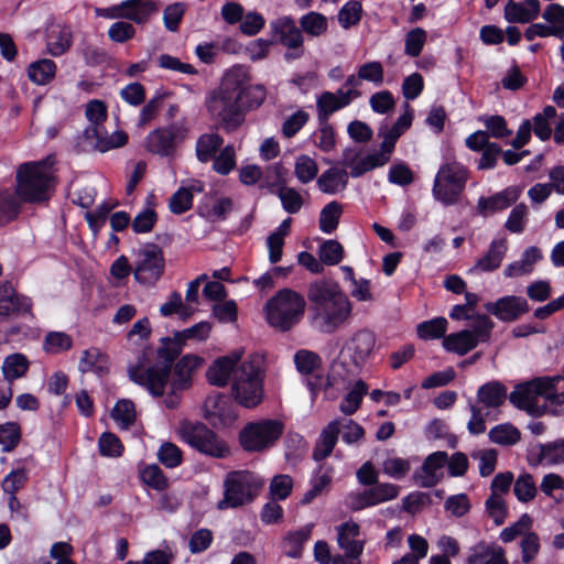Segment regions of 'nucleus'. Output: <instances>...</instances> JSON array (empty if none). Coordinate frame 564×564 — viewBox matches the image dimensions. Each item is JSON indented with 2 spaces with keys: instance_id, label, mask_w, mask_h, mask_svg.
<instances>
[{
  "instance_id": "f257e3e1",
  "label": "nucleus",
  "mask_w": 564,
  "mask_h": 564,
  "mask_svg": "<svg viewBox=\"0 0 564 564\" xmlns=\"http://www.w3.org/2000/svg\"><path fill=\"white\" fill-rule=\"evenodd\" d=\"M267 95L264 85L252 83L250 67L236 64L223 75L208 108L218 117L223 130L231 133L243 124L248 112L263 105Z\"/></svg>"
},
{
  "instance_id": "f03ea898",
  "label": "nucleus",
  "mask_w": 564,
  "mask_h": 564,
  "mask_svg": "<svg viewBox=\"0 0 564 564\" xmlns=\"http://www.w3.org/2000/svg\"><path fill=\"white\" fill-rule=\"evenodd\" d=\"M307 299L312 321L322 333H335L351 314L352 304L335 281L323 279L312 282Z\"/></svg>"
},
{
  "instance_id": "7ed1b4c3",
  "label": "nucleus",
  "mask_w": 564,
  "mask_h": 564,
  "mask_svg": "<svg viewBox=\"0 0 564 564\" xmlns=\"http://www.w3.org/2000/svg\"><path fill=\"white\" fill-rule=\"evenodd\" d=\"M171 337H162L161 346L156 350L158 361L148 368L147 352L143 351L134 365L128 367L129 379L144 388L154 398H161L165 393L175 360L181 355V347L171 344Z\"/></svg>"
},
{
  "instance_id": "20e7f679",
  "label": "nucleus",
  "mask_w": 564,
  "mask_h": 564,
  "mask_svg": "<svg viewBox=\"0 0 564 564\" xmlns=\"http://www.w3.org/2000/svg\"><path fill=\"white\" fill-rule=\"evenodd\" d=\"M47 160L24 162L17 170L15 195L25 204H43L51 199L55 177L47 170Z\"/></svg>"
},
{
  "instance_id": "39448f33",
  "label": "nucleus",
  "mask_w": 564,
  "mask_h": 564,
  "mask_svg": "<svg viewBox=\"0 0 564 564\" xmlns=\"http://www.w3.org/2000/svg\"><path fill=\"white\" fill-rule=\"evenodd\" d=\"M306 302L304 296L289 288L279 290L264 304L267 323L282 332L291 330L304 316Z\"/></svg>"
},
{
  "instance_id": "423d86ee",
  "label": "nucleus",
  "mask_w": 564,
  "mask_h": 564,
  "mask_svg": "<svg viewBox=\"0 0 564 564\" xmlns=\"http://www.w3.org/2000/svg\"><path fill=\"white\" fill-rule=\"evenodd\" d=\"M178 433L184 443L202 455L226 458L230 454L227 442L203 422L183 420Z\"/></svg>"
},
{
  "instance_id": "0eeeda50",
  "label": "nucleus",
  "mask_w": 564,
  "mask_h": 564,
  "mask_svg": "<svg viewBox=\"0 0 564 564\" xmlns=\"http://www.w3.org/2000/svg\"><path fill=\"white\" fill-rule=\"evenodd\" d=\"M469 178L468 169L459 162L443 163L433 182L432 195L444 206H452L459 202Z\"/></svg>"
},
{
  "instance_id": "6e6552de",
  "label": "nucleus",
  "mask_w": 564,
  "mask_h": 564,
  "mask_svg": "<svg viewBox=\"0 0 564 564\" xmlns=\"http://www.w3.org/2000/svg\"><path fill=\"white\" fill-rule=\"evenodd\" d=\"M284 432V424L274 419L248 422L238 434V442L247 453H261L272 447Z\"/></svg>"
},
{
  "instance_id": "1a4fd4ad",
  "label": "nucleus",
  "mask_w": 564,
  "mask_h": 564,
  "mask_svg": "<svg viewBox=\"0 0 564 564\" xmlns=\"http://www.w3.org/2000/svg\"><path fill=\"white\" fill-rule=\"evenodd\" d=\"M187 134L188 128L184 123L172 122L151 131L144 139V148L153 155L173 159Z\"/></svg>"
},
{
  "instance_id": "9d476101",
  "label": "nucleus",
  "mask_w": 564,
  "mask_h": 564,
  "mask_svg": "<svg viewBox=\"0 0 564 564\" xmlns=\"http://www.w3.org/2000/svg\"><path fill=\"white\" fill-rule=\"evenodd\" d=\"M231 391L240 405L248 409L257 406L263 393L259 369L251 362H242L235 375Z\"/></svg>"
},
{
  "instance_id": "9b49d317",
  "label": "nucleus",
  "mask_w": 564,
  "mask_h": 564,
  "mask_svg": "<svg viewBox=\"0 0 564 564\" xmlns=\"http://www.w3.org/2000/svg\"><path fill=\"white\" fill-rule=\"evenodd\" d=\"M138 256L139 259L133 270L135 281L147 286L154 285L165 270V258L162 248L154 242H148L139 250Z\"/></svg>"
},
{
  "instance_id": "f8f14e48",
  "label": "nucleus",
  "mask_w": 564,
  "mask_h": 564,
  "mask_svg": "<svg viewBox=\"0 0 564 564\" xmlns=\"http://www.w3.org/2000/svg\"><path fill=\"white\" fill-rule=\"evenodd\" d=\"M224 499L219 508H237L253 500L259 486L248 471H231L225 479Z\"/></svg>"
},
{
  "instance_id": "ddd939ff",
  "label": "nucleus",
  "mask_w": 564,
  "mask_h": 564,
  "mask_svg": "<svg viewBox=\"0 0 564 564\" xmlns=\"http://www.w3.org/2000/svg\"><path fill=\"white\" fill-rule=\"evenodd\" d=\"M159 10L152 0H124L119 4L97 9V15L106 19H124L135 24H145Z\"/></svg>"
},
{
  "instance_id": "4468645a",
  "label": "nucleus",
  "mask_w": 564,
  "mask_h": 564,
  "mask_svg": "<svg viewBox=\"0 0 564 564\" xmlns=\"http://www.w3.org/2000/svg\"><path fill=\"white\" fill-rule=\"evenodd\" d=\"M271 29L278 41L291 50L284 53L285 61L291 62L303 56L304 37L292 18L284 17L271 22Z\"/></svg>"
},
{
  "instance_id": "2eb2a0df",
  "label": "nucleus",
  "mask_w": 564,
  "mask_h": 564,
  "mask_svg": "<svg viewBox=\"0 0 564 564\" xmlns=\"http://www.w3.org/2000/svg\"><path fill=\"white\" fill-rule=\"evenodd\" d=\"M203 415L214 427L231 426L238 417L232 401L223 393L212 394L205 399Z\"/></svg>"
},
{
  "instance_id": "dca6fc26",
  "label": "nucleus",
  "mask_w": 564,
  "mask_h": 564,
  "mask_svg": "<svg viewBox=\"0 0 564 564\" xmlns=\"http://www.w3.org/2000/svg\"><path fill=\"white\" fill-rule=\"evenodd\" d=\"M31 297L19 294L11 282L0 284V321L11 316L33 317Z\"/></svg>"
},
{
  "instance_id": "f3484780",
  "label": "nucleus",
  "mask_w": 564,
  "mask_h": 564,
  "mask_svg": "<svg viewBox=\"0 0 564 564\" xmlns=\"http://www.w3.org/2000/svg\"><path fill=\"white\" fill-rule=\"evenodd\" d=\"M400 487L389 482H377L369 489L349 496V508L360 511L379 503L390 501L399 496Z\"/></svg>"
},
{
  "instance_id": "a211bd4d",
  "label": "nucleus",
  "mask_w": 564,
  "mask_h": 564,
  "mask_svg": "<svg viewBox=\"0 0 564 564\" xmlns=\"http://www.w3.org/2000/svg\"><path fill=\"white\" fill-rule=\"evenodd\" d=\"M484 307L489 314L505 323L514 322L530 311L528 301L517 295H506L495 302H487Z\"/></svg>"
},
{
  "instance_id": "6ab92c4d",
  "label": "nucleus",
  "mask_w": 564,
  "mask_h": 564,
  "mask_svg": "<svg viewBox=\"0 0 564 564\" xmlns=\"http://www.w3.org/2000/svg\"><path fill=\"white\" fill-rule=\"evenodd\" d=\"M448 460L446 452L437 451L430 454L423 462L420 470H415L413 478L422 488H432L436 486L442 478L436 471L443 468Z\"/></svg>"
},
{
  "instance_id": "aec40b11",
  "label": "nucleus",
  "mask_w": 564,
  "mask_h": 564,
  "mask_svg": "<svg viewBox=\"0 0 564 564\" xmlns=\"http://www.w3.org/2000/svg\"><path fill=\"white\" fill-rule=\"evenodd\" d=\"M376 345V336L369 329H360L347 341L345 349L350 352L351 362L361 368Z\"/></svg>"
},
{
  "instance_id": "412c9836",
  "label": "nucleus",
  "mask_w": 564,
  "mask_h": 564,
  "mask_svg": "<svg viewBox=\"0 0 564 564\" xmlns=\"http://www.w3.org/2000/svg\"><path fill=\"white\" fill-rule=\"evenodd\" d=\"M360 527L354 521H347L337 527V542L345 556L350 560H359L364 552L365 541L358 540Z\"/></svg>"
},
{
  "instance_id": "4be33fe9",
  "label": "nucleus",
  "mask_w": 564,
  "mask_h": 564,
  "mask_svg": "<svg viewBox=\"0 0 564 564\" xmlns=\"http://www.w3.org/2000/svg\"><path fill=\"white\" fill-rule=\"evenodd\" d=\"M352 150L350 149H346L344 151L341 164L344 166L350 167V172L348 174L352 178L361 177L367 172L383 166L386 163L390 161L388 155H384L381 151L378 153L368 154L358 161L357 158L359 154L355 152L352 156H350Z\"/></svg>"
},
{
  "instance_id": "5701e85b",
  "label": "nucleus",
  "mask_w": 564,
  "mask_h": 564,
  "mask_svg": "<svg viewBox=\"0 0 564 564\" xmlns=\"http://www.w3.org/2000/svg\"><path fill=\"white\" fill-rule=\"evenodd\" d=\"M528 463L531 466L564 463V438L532 446L528 452Z\"/></svg>"
},
{
  "instance_id": "b1692460",
  "label": "nucleus",
  "mask_w": 564,
  "mask_h": 564,
  "mask_svg": "<svg viewBox=\"0 0 564 564\" xmlns=\"http://www.w3.org/2000/svg\"><path fill=\"white\" fill-rule=\"evenodd\" d=\"M241 354L232 352L217 358L206 370V379L212 386H227L230 376L239 364Z\"/></svg>"
},
{
  "instance_id": "393cba45",
  "label": "nucleus",
  "mask_w": 564,
  "mask_h": 564,
  "mask_svg": "<svg viewBox=\"0 0 564 564\" xmlns=\"http://www.w3.org/2000/svg\"><path fill=\"white\" fill-rule=\"evenodd\" d=\"M204 359L197 355L187 354L181 357L176 364L173 365L174 378L171 387L174 390H187L192 386L193 372L202 367Z\"/></svg>"
},
{
  "instance_id": "a878e982",
  "label": "nucleus",
  "mask_w": 564,
  "mask_h": 564,
  "mask_svg": "<svg viewBox=\"0 0 564 564\" xmlns=\"http://www.w3.org/2000/svg\"><path fill=\"white\" fill-rule=\"evenodd\" d=\"M405 111L399 116L397 121L393 123V126L388 130L383 131L382 128L379 130V135L383 138L381 144H380V151L388 155L390 159L392 152L394 151L395 144L399 140V138L408 130L410 129L413 120V110L411 107L406 104Z\"/></svg>"
},
{
  "instance_id": "bb28decb",
  "label": "nucleus",
  "mask_w": 564,
  "mask_h": 564,
  "mask_svg": "<svg viewBox=\"0 0 564 564\" xmlns=\"http://www.w3.org/2000/svg\"><path fill=\"white\" fill-rule=\"evenodd\" d=\"M519 196L520 189L516 186H509L488 197L481 196L477 204L478 213L487 215L507 209L518 200Z\"/></svg>"
},
{
  "instance_id": "cd10ccee",
  "label": "nucleus",
  "mask_w": 564,
  "mask_h": 564,
  "mask_svg": "<svg viewBox=\"0 0 564 564\" xmlns=\"http://www.w3.org/2000/svg\"><path fill=\"white\" fill-rule=\"evenodd\" d=\"M340 433L339 421L329 422L322 431L313 449L312 458L315 462H322L328 457L337 444Z\"/></svg>"
},
{
  "instance_id": "c85d7f7f",
  "label": "nucleus",
  "mask_w": 564,
  "mask_h": 564,
  "mask_svg": "<svg viewBox=\"0 0 564 564\" xmlns=\"http://www.w3.org/2000/svg\"><path fill=\"white\" fill-rule=\"evenodd\" d=\"M86 117L90 126L84 130L83 137L91 141L94 138H99L101 132H105L102 123L107 119L106 104L98 99L90 100L86 106Z\"/></svg>"
},
{
  "instance_id": "c756f323",
  "label": "nucleus",
  "mask_w": 564,
  "mask_h": 564,
  "mask_svg": "<svg viewBox=\"0 0 564 564\" xmlns=\"http://www.w3.org/2000/svg\"><path fill=\"white\" fill-rule=\"evenodd\" d=\"M349 174L345 169L329 167L317 178V187L324 194L334 195L347 187Z\"/></svg>"
},
{
  "instance_id": "7c9ffc66",
  "label": "nucleus",
  "mask_w": 564,
  "mask_h": 564,
  "mask_svg": "<svg viewBox=\"0 0 564 564\" xmlns=\"http://www.w3.org/2000/svg\"><path fill=\"white\" fill-rule=\"evenodd\" d=\"M477 346L478 340L474 338L469 329L452 333L443 339L444 349L446 351L456 352L459 356H465Z\"/></svg>"
},
{
  "instance_id": "2f4dec72",
  "label": "nucleus",
  "mask_w": 564,
  "mask_h": 564,
  "mask_svg": "<svg viewBox=\"0 0 564 564\" xmlns=\"http://www.w3.org/2000/svg\"><path fill=\"white\" fill-rule=\"evenodd\" d=\"M478 401L486 408H499L507 399V388L499 381H490L479 387Z\"/></svg>"
},
{
  "instance_id": "473e14b6",
  "label": "nucleus",
  "mask_w": 564,
  "mask_h": 564,
  "mask_svg": "<svg viewBox=\"0 0 564 564\" xmlns=\"http://www.w3.org/2000/svg\"><path fill=\"white\" fill-rule=\"evenodd\" d=\"M506 251V239L492 240L488 251L485 253V256L478 259L475 268L482 272L495 271L500 267Z\"/></svg>"
},
{
  "instance_id": "72a5a7b5",
  "label": "nucleus",
  "mask_w": 564,
  "mask_h": 564,
  "mask_svg": "<svg viewBox=\"0 0 564 564\" xmlns=\"http://www.w3.org/2000/svg\"><path fill=\"white\" fill-rule=\"evenodd\" d=\"M57 66L54 61L42 58L32 62L26 69L29 79L36 85L50 84L56 75Z\"/></svg>"
},
{
  "instance_id": "f704fd0d",
  "label": "nucleus",
  "mask_w": 564,
  "mask_h": 564,
  "mask_svg": "<svg viewBox=\"0 0 564 564\" xmlns=\"http://www.w3.org/2000/svg\"><path fill=\"white\" fill-rule=\"evenodd\" d=\"M224 144L218 133H203L196 141V158L200 163L209 162Z\"/></svg>"
},
{
  "instance_id": "c9c22d12",
  "label": "nucleus",
  "mask_w": 564,
  "mask_h": 564,
  "mask_svg": "<svg viewBox=\"0 0 564 564\" xmlns=\"http://www.w3.org/2000/svg\"><path fill=\"white\" fill-rule=\"evenodd\" d=\"M311 525L289 532L284 538V554L291 558H301L303 555L304 544L311 538Z\"/></svg>"
},
{
  "instance_id": "e433bc0d",
  "label": "nucleus",
  "mask_w": 564,
  "mask_h": 564,
  "mask_svg": "<svg viewBox=\"0 0 564 564\" xmlns=\"http://www.w3.org/2000/svg\"><path fill=\"white\" fill-rule=\"evenodd\" d=\"M29 366V360L23 354L15 352L7 356L2 364L4 380L12 383L28 372Z\"/></svg>"
},
{
  "instance_id": "4c0bfd02",
  "label": "nucleus",
  "mask_w": 564,
  "mask_h": 564,
  "mask_svg": "<svg viewBox=\"0 0 564 564\" xmlns=\"http://www.w3.org/2000/svg\"><path fill=\"white\" fill-rule=\"evenodd\" d=\"M341 214L343 206L337 200L326 204L319 213V229L327 235L334 232L339 225Z\"/></svg>"
},
{
  "instance_id": "58836bf2",
  "label": "nucleus",
  "mask_w": 564,
  "mask_h": 564,
  "mask_svg": "<svg viewBox=\"0 0 564 564\" xmlns=\"http://www.w3.org/2000/svg\"><path fill=\"white\" fill-rule=\"evenodd\" d=\"M489 440L498 445L512 446L521 440V433L511 423H502L490 430Z\"/></svg>"
},
{
  "instance_id": "ea45409f",
  "label": "nucleus",
  "mask_w": 564,
  "mask_h": 564,
  "mask_svg": "<svg viewBox=\"0 0 564 564\" xmlns=\"http://www.w3.org/2000/svg\"><path fill=\"white\" fill-rule=\"evenodd\" d=\"M368 393V386L364 380H358L352 389L344 397L340 403V411L346 415L354 414L362 402L364 397Z\"/></svg>"
},
{
  "instance_id": "a19ab883",
  "label": "nucleus",
  "mask_w": 564,
  "mask_h": 564,
  "mask_svg": "<svg viewBox=\"0 0 564 564\" xmlns=\"http://www.w3.org/2000/svg\"><path fill=\"white\" fill-rule=\"evenodd\" d=\"M294 364L301 375L308 376L322 367V358L312 350L300 349L294 355Z\"/></svg>"
},
{
  "instance_id": "79ce46f5",
  "label": "nucleus",
  "mask_w": 564,
  "mask_h": 564,
  "mask_svg": "<svg viewBox=\"0 0 564 564\" xmlns=\"http://www.w3.org/2000/svg\"><path fill=\"white\" fill-rule=\"evenodd\" d=\"M417 336L421 339H440L446 336L447 321L445 317H435L417 325Z\"/></svg>"
},
{
  "instance_id": "37998d69",
  "label": "nucleus",
  "mask_w": 564,
  "mask_h": 564,
  "mask_svg": "<svg viewBox=\"0 0 564 564\" xmlns=\"http://www.w3.org/2000/svg\"><path fill=\"white\" fill-rule=\"evenodd\" d=\"M72 347L73 338L64 332H48L44 337L43 348L47 354H62Z\"/></svg>"
},
{
  "instance_id": "c03bdc74",
  "label": "nucleus",
  "mask_w": 564,
  "mask_h": 564,
  "mask_svg": "<svg viewBox=\"0 0 564 564\" xmlns=\"http://www.w3.org/2000/svg\"><path fill=\"white\" fill-rule=\"evenodd\" d=\"M21 426L17 422H6L0 424V445L2 452H12L21 441Z\"/></svg>"
},
{
  "instance_id": "a18cd8bd",
  "label": "nucleus",
  "mask_w": 564,
  "mask_h": 564,
  "mask_svg": "<svg viewBox=\"0 0 564 564\" xmlns=\"http://www.w3.org/2000/svg\"><path fill=\"white\" fill-rule=\"evenodd\" d=\"M318 258L323 265H336L344 258V247L334 239L323 241L318 249Z\"/></svg>"
},
{
  "instance_id": "49530a36",
  "label": "nucleus",
  "mask_w": 564,
  "mask_h": 564,
  "mask_svg": "<svg viewBox=\"0 0 564 564\" xmlns=\"http://www.w3.org/2000/svg\"><path fill=\"white\" fill-rule=\"evenodd\" d=\"M479 120L486 127L489 138L505 139L512 134V130L508 128L507 120L501 115L482 116Z\"/></svg>"
},
{
  "instance_id": "de8ad7c7",
  "label": "nucleus",
  "mask_w": 564,
  "mask_h": 564,
  "mask_svg": "<svg viewBox=\"0 0 564 564\" xmlns=\"http://www.w3.org/2000/svg\"><path fill=\"white\" fill-rule=\"evenodd\" d=\"M141 480L150 488L162 491L167 488L169 479L159 465L145 466L140 473Z\"/></svg>"
},
{
  "instance_id": "09e8293b",
  "label": "nucleus",
  "mask_w": 564,
  "mask_h": 564,
  "mask_svg": "<svg viewBox=\"0 0 564 564\" xmlns=\"http://www.w3.org/2000/svg\"><path fill=\"white\" fill-rule=\"evenodd\" d=\"M301 28L312 36H319L327 31L328 23L324 14L311 11L300 19Z\"/></svg>"
},
{
  "instance_id": "8fccbe9b",
  "label": "nucleus",
  "mask_w": 564,
  "mask_h": 564,
  "mask_svg": "<svg viewBox=\"0 0 564 564\" xmlns=\"http://www.w3.org/2000/svg\"><path fill=\"white\" fill-rule=\"evenodd\" d=\"M362 18V4L360 1L346 2L338 12V22L344 29H349L360 22Z\"/></svg>"
},
{
  "instance_id": "3c124183",
  "label": "nucleus",
  "mask_w": 564,
  "mask_h": 564,
  "mask_svg": "<svg viewBox=\"0 0 564 564\" xmlns=\"http://www.w3.org/2000/svg\"><path fill=\"white\" fill-rule=\"evenodd\" d=\"M111 417L116 422H119L122 427L128 429L135 421L134 403L129 399H121L117 401L111 411Z\"/></svg>"
},
{
  "instance_id": "603ef678",
  "label": "nucleus",
  "mask_w": 564,
  "mask_h": 564,
  "mask_svg": "<svg viewBox=\"0 0 564 564\" xmlns=\"http://www.w3.org/2000/svg\"><path fill=\"white\" fill-rule=\"evenodd\" d=\"M98 447L100 455L105 457H120L124 451L121 440L111 432H105L100 435Z\"/></svg>"
},
{
  "instance_id": "864d4df0",
  "label": "nucleus",
  "mask_w": 564,
  "mask_h": 564,
  "mask_svg": "<svg viewBox=\"0 0 564 564\" xmlns=\"http://www.w3.org/2000/svg\"><path fill=\"white\" fill-rule=\"evenodd\" d=\"M29 481V473L24 467L12 469L8 475L4 476L1 487L2 490L8 495L18 494L26 482Z\"/></svg>"
},
{
  "instance_id": "5fc2aeb1",
  "label": "nucleus",
  "mask_w": 564,
  "mask_h": 564,
  "mask_svg": "<svg viewBox=\"0 0 564 564\" xmlns=\"http://www.w3.org/2000/svg\"><path fill=\"white\" fill-rule=\"evenodd\" d=\"M520 549L522 562L524 564L532 563L538 556L541 549L539 534L534 531L525 532L520 542Z\"/></svg>"
},
{
  "instance_id": "6e6d98bb",
  "label": "nucleus",
  "mask_w": 564,
  "mask_h": 564,
  "mask_svg": "<svg viewBox=\"0 0 564 564\" xmlns=\"http://www.w3.org/2000/svg\"><path fill=\"white\" fill-rule=\"evenodd\" d=\"M317 117L319 122L329 120V117L340 109L337 102V95L330 91H324L316 101Z\"/></svg>"
},
{
  "instance_id": "4d7b16f0",
  "label": "nucleus",
  "mask_w": 564,
  "mask_h": 564,
  "mask_svg": "<svg viewBox=\"0 0 564 564\" xmlns=\"http://www.w3.org/2000/svg\"><path fill=\"white\" fill-rule=\"evenodd\" d=\"M471 319H474V324L469 333L478 340V344L487 343L495 326L494 322L486 314L481 313H475Z\"/></svg>"
},
{
  "instance_id": "13d9d810",
  "label": "nucleus",
  "mask_w": 564,
  "mask_h": 564,
  "mask_svg": "<svg viewBox=\"0 0 564 564\" xmlns=\"http://www.w3.org/2000/svg\"><path fill=\"white\" fill-rule=\"evenodd\" d=\"M317 172V163L311 156L303 154L296 159L294 173L301 183H310L316 177Z\"/></svg>"
},
{
  "instance_id": "bf43d9fd",
  "label": "nucleus",
  "mask_w": 564,
  "mask_h": 564,
  "mask_svg": "<svg viewBox=\"0 0 564 564\" xmlns=\"http://www.w3.org/2000/svg\"><path fill=\"white\" fill-rule=\"evenodd\" d=\"M158 458L166 468H175L183 462V452L174 443L164 442L159 448Z\"/></svg>"
},
{
  "instance_id": "052dcab7",
  "label": "nucleus",
  "mask_w": 564,
  "mask_h": 564,
  "mask_svg": "<svg viewBox=\"0 0 564 564\" xmlns=\"http://www.w3.org/2000/svg\"><path fill=\"white\" fill-rule=\"evenodd\" d=\"M486 512L496 525H502L508 516V507L499 495H490L485 501Z\"/></svg>"
},
{
  "instance_id": "680f3d73",
  "label": "nucleus",
  "mask_w": 564,
  "mask_h": 564,
  "mask_svg": "<svg viewBox=\"0 0 564 564\" xmlns=\"http://www.w3.org/2000/svg\"><path fill=\"white\" fill-rule=\"evenodd\" d=\"M426 42V32L422 28H415L409 31L404 40V52L411 57H417L422 53Z\"/></svg>"
},
{
  "instance_id": "e2e57ef3",
  "label": "nucleus",
  "mask_w": 564,
  "mask_h": 564,
  "mask_svg": "<svg viewBox=\"0 0 564 564\" xmlns=\"http://www.w3.org/2000/svg\"><path fill=\"white\" fill-rule=\"evenodd\" d=\"M513 492L521 502H529L536 495V487L533 477L530 474H523L518 477L513 486Z\"/></svg>"
},
{
  "instance_id": "0e129e2a",
  "label": "nucleus",
  "mask_w": 564,
  "mask_h": 564,
  "mask_svg": "<svg viewBox=\"0 0 564 564\" xmlns=\"http://www.w3.org/2000/svg\"><path fill=\"white\" fill-rule=\"evenodd\" d=\"M283 209L289 214H296L303 206V198L300 193L288 186H281L278 191Z\"/></svg>"
},
{
  "instance_id": "69168bd1",
  "label": "nucleus",
  "mask_w": 564,
  "mask_h": 564,
  "mask_svg": "<svg viewBox=\"0 0 564 564\" xmlns=\"http://www.w3.org/2000/svg\"><path fill=\"white\" fill-rule=\"evenodd\" d=\"M186 12L184 2L169 4L163 11V23L167 31L176 32Z\"/></svg>"
},
{
  "instance_id": "338daca9",
  "label": "nucleus",
  "mask_w": 564,
  "mask_h": 564,
  "mask_svg": "<svg viewBox=\"0 0 564 564\" xmlns=\"http://www.w3.org/2000/svg\"><path fill=\"white\" fill-rule=\"evenodd\" d=\"M213 159V169L220 175H228L236 167V154L232 145L225 147Z\"/></svg>"
},
{
  "instance_id": "774afa93",
  "label": "nucleus",
  "mask_w": 564,
  "mask_h": 564,
  "mask_svg": "<svg viewBox=\"0 0 564 564\" xmlns=\"http://www.w3.org/2000/svg\"><path fill=\"white\" fill-rule=\"evenodd\" d=\"M193 206V194L186 187H180L170 198L169 208L174 215H182Z\"/></svg>"
}]
</instances>
